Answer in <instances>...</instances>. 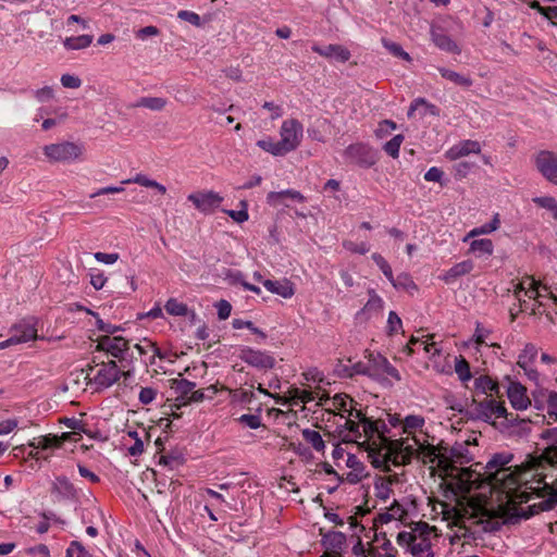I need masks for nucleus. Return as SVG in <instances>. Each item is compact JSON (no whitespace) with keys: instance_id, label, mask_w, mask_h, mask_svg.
Returning a JSON list of instances; mask_svg holds the SVG:
<instances>
[{"instance_id":"obj_1","label":"nucleus","mask_w":557,"mask_h":557,"mask_svg":"<svg viewBox=\"0 0 557 557\" xmlns=\"http://www.w3.org/2000/svg\"><path fill=\"white\" fill-rule=\"evenodd\" d=\"M512 474L517 478L515 487L503 492L510 502L522 504L537 498L539 502L530 506L532 515L557 506V483L546 482L548 473L537 456H528L521 466L512 470Z\"/></svg>"},{"instance_id":"obj_2","label":"nucleus","mask_w":557,"mask_h":557,"mask_svg":"<svg viewBox=\"0 0 557 557\" xmlns=\"http://www.w3.org/2000/svg\"><path fill=\"white\" fill-rule=\"evenodd\" d=\"M406 444L408 443L406 442ZM404 449L409 450L410 454H417L418 460L431 468H438L443 472H448L449 469L456 467V463L462 465L471 459L467 443H456L449 447L443 441L435 445L417 440L412 444L406 445Z\"/></svg>"},{"instance_id":"obj_3","label":"nucleus","mask_w":557,"mask_h":557,"mask_svg":"<svg viewBox=\"0 0 557 557\" xmlns=\"http://www.w3.org/2000/svg\"><path fill=\"white\" fill-rule=\"evenodd\" d=\"M437 539L436 528L420 521L410 531L399 532L396 542L413 557H434L433 546Z\"/></svg>"},{"instance_id":"obj_4","label":"nucleus","mask_w":557,"mask_h":557,"mask_svg":"<svg viewBox=\"0 0 557 557\" xmlns=\"http://www.w3.org/2000/svg\"><path fill=\"white\" fill-rule=\"evenodd\" d=\"M345 428L349 432V440L361 445H380L388 437L385 435L387 426L381 420L372 421L361 411H355V419H347Z\"/></svg>"},{"instance_id":"obj_5","label":"nucleus","mask_w":557,"mask_h":557,"mask_svg":"<svg viewBox=\"0 0 557 557\" xmlns=\"http://www.w3.org/2000/svg\"><path fill=\"white\" fill-rule=\"evenodd\" d=\"M511 460V454H495L483 467V475L487 480V484L495 490H499L502 493L512 490L517 483V478L512 474L511 467H507Z\"/></svg>"},{"instance_id":"obj_6","label":"nucleus","mask_w":557,"mask_h":557,"mask_svg":"<svg viewBox=\"0 0 557 557\" xmlns=\"http://www.w3.org/2000/svg\"><path fill=\"white\" fill-rule=\"evenodd\" d=\"M403 430L408 434L406 438L397 440V447L403 451L399 456L401 457V461H411V459H418L417 454H410L409 450L404 449L405 446L412 444L417 440H421L425 444H431L429 442V435L422 431L425 420L422 416L419 414H410L407 416L403 421Z\"/></svg>"},{"instance_id":"obj_7","label":"nucleus","mask_w":557,"mask_h":557,"mask_svg":"<svg viewBox=\"0 0 557 557\" xmlns=\"http://www.w3.org/2000/svg\"><path fill=\"white\" fill-rule=\"evenodd\" d=\"M88 364L86 369V379L96 386L97 389H106L119 381L121 371L115 361Z\"/></svg>"},{"instance_id":"obj_8","label":"nucleus","mask_w":557,"mask_h":557,"mask_svg":"<svg viewBox=\"0 0 557 557\" xmlns=\"http://www.w3.org/2000/svg\"><path fill=\"white\" fill-rule=\"evenodd\" d=\"M396 444L397 441L387 438L380 445L367 446L368 458L371 463L375 468H387L388 461H393L396 465L409 463L410 461H401V457L398 455L403 454V451H400Z\"/></svg>"},{"instance_id":"obj_9","label":"nucleus","mask_w":557,"mask_h":557,"mask_svg":"<svg viewBox=\"0 0 557 557\" xmlns=\"http://www.w3.org/2000/svg\"><path fill=\"white\" fill-rule=\"evenodd\" d=\"M42 151L51 163H70L82 159L84 146L73 141H61L46 145Z\"/></svg>"},{"instance_id":"obj_10","label":"nucleus","mask_w":557,"mask_h":557,"mask_svg":"<svg viewBox=\"0 0 557 557\" xmlns=\"http://www.w3.org/2000/svg\"><path fill=\"white\" fill-rule=\"evenodd\" d=\"M444 473L455 480L456 487L463 493L470 492L474 487H480L483 483H487L483 472L476 469L454 467Z\"/></svg>"},{"instance_id":"obj_11","label":"nucleus","mask_w":557,"mask_h":557,"mask_svg":"<svg viewBox=\"0 0 557 557\" xmlns=\"http://www.w3.org/2000/svg\"><path fill=\"white\" fill-rule=\"evenodd\" d=\"M408 519V510L399 502L393 499L389 505L381 508V511L374 518L373 523L375 529L389 524L398 528L401 524H406Z\"/></svg>"},{"instance_id":"obj_12","label":"nucleus","mask_w":557,"mask_h":557,"mask_svg":"<svg viewBox=\"0 0 557 557\" xmlns=\"http://www.w3.org/2000/svg\"><path fill=\"white\" fill-rule=\"evenodd\" d=\"M304 127L296 119H287L283 121L280 128V145L286 154L296 150L302 139Z\"/></svg>"},{"instance_id":"obj_13","label":"nucleus","mask_w":557,"mask_h":557,"mask_svg":"<svg viewBox=\"0 0 557 557\" xmlns=\"http://www.w3.org/2000/svg\"><path fill=\"white\" fill-rule=\"evenodd\" d=\"M512 413H508L504 401L496 400L494 398L484 399L475 404L474 417L484 422L494 423L496 419L506 418L509 419Z\"/></svg>"},{"instance_id":"obj_14","label":"nucleus","mask_w":557,"mask_h":557,"mask_svg":"<svg viewBox=\"0 0 557 557\" xmlns=\"http://www.w3.org/2000/svg\"><path fill=\"white\" fill-rule=\"evenodd\" d=\"M195 209L203 214H211L223 202V197L213 190H198L187 196Z\"/></svg>"},{"instance_id":"obj_15","label":"nucleus","mask_w":557,"mask_h":557,"mask_svg":"<svg viewBox=\"0 0 557 557\" xmlns=\"http://www.w3.org/2000/svg\"><path fill=\"white\" fill-rule=\"evenodd\" d=\"M536 170L549 183L557 185V153L549 150H541L534 156Z\"/></svg>"},{"instance_id":"obj_16","label":"nucleus","mask_w":557,"mask_h":557,"mask_svg":"<svg viewBox=\"0 0 557 557\" xmlns=\"http://www.w3.org/2000/svg\"><path fill=\"white\" fill-rule=\"evenodd\" d=\"M239 358L258 370H269L275 364V359L267 351L256 350L250 347H243L239 350Z\"/></svg>"},{"instance_id":"obj_17","label":"nucleus","mask_w":557,"mask_h":557,"mask_svg":"<svg viewBox=\"0 0 557 557\" xmlns=\"http://www.w3.org/2000/svg\"><path fill=\"white\" fill-rule=\"evenodd\" d=\"M345 157L363 168H370L375 163V156L370 146L357 143L348 146L344 152Z\"/></svg>"},{"instance_id":"obj_18","label":"nucleus","mask_w":557,"mask_h":557,"mask_svg":"<svg viewBox=\"0 0 557 557\" xmlns=\"http://www.w3.org/2000/svg\"><path fill=\"white\" fill-rule=\"evenodd\" d=\"M96 349L106 351L114 358L123 359L124 352L128 350V342L122 336L110 337L104 335L98 338Z\"/></svg>"},{"instance_id":"obj_19","label":"nucleus","mask_w":557,"mask_h":557,"mask_svg":"<svg viewBox=\"0 0 557 557\" xmlns=\"http://www.w3.org/2000/svg\"><path fill=\"white\" fill-rule=\"evenodd\" d=\"M506 393L513 409L525 410L530 407L531 399L528 396L527 387L520 382L510 381Z\"/></svg>"},{"instance_id":"obj_20","label":"nucleus","mask_w":557,"mask_h":557,"mask_svg":"<svg viewBox=\"0 0 557 557\" xmlns=\"http://www.w3.org/2000/svg\"><path fill=\"white\" fill-rule=\"evenodd\" d=\"M481 144L476 140L466 139L461 140L458 144L450 147L446 152V159L450 161L458 160L460 158L467 157L471 153L480 154L481 153Z\"/></svg>"},{"instance_id":"obj_21","label":"nucleus","mask_w":557,"mask_h":557,"mask_svg":"<svg viewBox=\"0 0 557 557\" xmlns=\"http://www.w3.org/2000/svg\"><path fill=\"white\" fill-rule=\"evenodd\" d=\"M431 39L433 44L443 51L451 54H460L461 52L459 45L440 27L433 26L431 28Z\"/></svg>"},{"instance_id":"obj_22","label":"nucleus","mask_w":557,"mask_h":557,"mask_svg":"<svg viewBox=\"0 0 557 557\" xmlns=\"http://www.w3.org/2000/svg\"><path fill=\"white\" fill-rule=\"evenodd\" d=\"M37 338V327L34 321H23L13 327L12 343H27Z\"/></svg>"},{"instance_id":"obj_23","label":"nucleus","mask_w":557,"mask_h":557,"mask_svg":"<svg viewBox=\"0 0 557 557\" xmlns=\"http://www.w3.org/2000/svg\"><path fill=\"white\" fill-rule=\"evenodd\" d=\"M312 51L327 59H334L341 62H347L350 59V51L342 45H329L326 47H320L318 45L312 46Z\"/></svg>"},{"instance_id":"obj_24","label":"nucleus","mask_w":557,"mask_h":557,"mask_svg":"<svg viewBox=\"0 0 557 557\" xmlns=\"http://www.w3.org/2000/svg\"><path fill=\"white\" fill-rule=\"evenodd\" d=\"M263 286L272 294L278 295L285 299L295 295L294 283L287 278L280 281L264 280Z\"/></svg>"},{"instance_id":"obj_25","label":"nucleus","mask_w":557,"mask_h":557,"mask_svg":"<svg viewBox=\"0 0 557 557\" xmlns=\"http://www.w3.org/2000/svg\"><path fill=\"white\" fill-rule=\"evenodd\" d=\"M51 492L62 499H72L77 496V491L73 483L64 475L57 476L52 482Z\"/></svg>"},{"instance_id":"obj_26","label":"nucleus","mask_w":557,"mask_h":557,"mask_svg":"<svg viewBox=\"0 0 557 557\" xmlns=\"http://www.w3.org/2000/svg\"><path fill=\"white\" fill-rule=\"evenodd\" d=\"M473 269L474 263L472 260H463L454 264L450 269L443 273L440 278L446 284H450L454 283L458 277L469 274Z\"/></svg>"},{"instance_id":"obj_27","label":"nucleus","mask_w":557,"mask_h":557,"mask_svg":"<svg viewBox=\"0 0 557 557\" xmlns=\"http://www.w3.org/2000/svg\"><path fill=\"white\" fill-rule=\"evenodd\" d=\"M346 465L351 469V471L347 473V481L349 483H358L368 475L364 466L355 455H347Z\"/></svg>"},{"instance_id":"obj_28","label":"nucleus","mask_w":557,"mask_h":557,"mask_svg":"<svg viewBox=\"0 0 557 557\" xmlns=\"http://www.w3.org/2000/svg\"><path fill=\"white\" fill-rule=\"evenodd\" d=\"M383 299L375 293L374 289H370L369 299L359 314L366 317V319L369 320L373 314H379L383 310Z\"/></svg>"},{"instance_id":"obj_29","label":"nucleus","mask_w":557,"mask_h":557,"mask_svg":"<svg viewBox=\"0 0 557 557\" xmlns=\"http://www.w3.org/2000/svg\"><path fill=\"white\" fill-rule=\"evenodd\" d=\"M284 198H289L292 200L298 201V202H305L306 197L294 189H286L282 191H270L267 196L268 203L271 206H278L283 203Z\"/></svg>"},{"instance_id":"obj_30","label":"nucleus","mask_w":557,"mask_h":557,"mask_svg":"<svg viewBox=\"0 0 557 557\" xmlns=\"http://www.w3.org/2000/svg\"><path fill=\"white\" fill-rule=\"evenodd\" d=\"M195 387L196 384L186 379H174L171 384V388L176 394V401L181 405H184Z\"/></svg>"},{"instance_id":"obj_31","label":"nucleus","mask_w":557,"mask_h":557,"mask_svg":"<svg viewBox=\"0 0 557 557\" xmlns=\"http://www.w3.org/2000/svg\"><path fill=\"white\" fill-rule=\"evenodd\" d=\"M474 388L482 394L498 396L500 392L499 384L488 375H480L474 380Z\"/></svg>"},{"instance_id":"obj_32","label":"nucleus","mask_w":557,"mask_h":557,"mask_svg":"<svg viewBox=\"0 0 557 557\" xmlns=\"http://www.w3.org/2000/svg\"><path fill=\"white\" fill-rule=\"evenodd\" d=\"M70 438L71 433H63L61 436L48 435L37 438L36 442L30 443L29 445L41 449L59 448L65 441Z\"/></svg>"},{"instance_id":"obj_33","label":"nucleus","mask_w":557,"mask_h":557,"mask_svg":"<svg viewBox=\"0 0 557 557\" xmlns=\"http://www.w3.org/2000/svg\"><path fill=\"white\" fill-rule=\"evenodd\" d=\"M500 220L498 213H496L490 223L472 228L467 235L462 238L463 243H468L470 239L475 238L481 235L491 234L499 228Z\"/></svg>"},{"instance_id":"obj_34","label":"nucleus","mask_w":557,"mask_h":557,"mask_svg":"<svg viewBox=\"0 0 557 557\" xmlns=\"http://www.w3.org/2000/svg\"><path fill=\"white\" fill-rule=\"evenodd\" d=\"M494 252V244L490 238H472L470 242L468 253L475 257L492 256Z\"/></svg>"},{"instance_id":"obj_35","label":"nucleus","mask_w":557,"mask_h":557,"mask_svg":"<svg viewBox=\"0 0 557 557\" xmlns=\"http://www.w3.org/2000/svg\"><path fill=\"white\" fill-rule=\"evenodd\" d=\"M393 480L389 476L379 478L374 483V495L375 497L383 502L387 503L393 495Z\"/></svg>"},{"instance_id":"obj_36","label":"nucleus","mask_w":557,"mask_h":557,"mask_svg":"<svg viewBox=\"0 0 557 557\" xmlns=\"http://www.w3.org/2000/svg\"><path fill=\"white\" fill-rule=\"evenodd\" d=\"M388 281L396 289L405 292L409 295H414L418 292V285L408 273H400L396 277L393 276V278Z\"/></svg>"},{"instance_id":"obj_37","label":"nucleus","mask_w":557,"mask_h":557,"mask_svg":"<svg viewBox=\"0 0 557 557\" xmlns=\"http://www.w3.org/2000/svg\"><path fill=\"white\" fill-rule=\"evenodd\" d=\"M123 184H138L140 186L147 187V188H153L159 194L164 195L166 193V187L160 183H158L154 180L149 178L147 175L143 173L136 174L132 178H127L122 182Z\"/></svg>"},{"instance_id":"obj_38","label":"nucleus","mask_w":557,"mask_h":557,"mask_svg":"<svg viewBox=\"0 0 557 557\" xmlns=\"http://www.w3.org/2000/svg\"><path fill=\"white\" fill-rule=\"evenodd\" d=\"M94 40L91 35H79L67 37L63 40V46L66 50H82L88 48Z\"/></svg>"},{"instance_id":"obj_39","label":"nucleus","mask_w":557,"mask_h":557,"mask_svg":"<svg viewBox=\"0 0 557 557\" xmlns=\"http://www.w3.org/2000/svg\"><path fill=\"white\" fill-rule=\"evenodd\" d=\"M539 287L540 283L537 281H535L533 277H527L517 285L515 294L518 295V293L523 290L527 296L536 299L542 297V293L539 290Z\"/></svg>"},{"instance_id":"obj_40","label":"nucleus","mask_w":557,"mask_h":557,"mask_svg":"<svg viewBox=\"0 0 557 557\" xmlns=\"http://www.w3.org/2000/svg\"><path fill=\"white\" fill-rule=\"evenodd\" d=\"M441 76L458 86L462 87H470L472 85V79L468 76H465L462 74H459L453 70H449L447 67H438L437 69Z\"/></svg>"},{"instance_id":"obj_41","label":"nucleus","mask_w":557,"mask_h":557,"mask_svg":"<svg viewBox=\"0 0 557 557\" xmlns=\"http://www.w3.org/2000/svg\"><path fill=\"white\" fill-rule=\"evenodd\" d=\"M537 352H539L537 347L534 344H532V343L525 344L524 348L518 356L517 364L520 368H524L525 366H531L535 361Z\"/></svg>"},{"instance_id":"obj_42","label":"nucleus","mask_w":557,"mask_h":557,"mask_svg":"<svg viewBox=\"0 0 557 557\" xmlns=\"http://www.w3.org/2000/svg\"><path fill=\"white\" fill-rule=\"evenodd\" d=\"M455 372L460 382L463 384L472 379L470 364L462 356H459L455 359Z\"/></svg>"},{"instance_id":"obj_43","label":"nucleus","mask_w":557,"mask_h":557,"mask_svg":"<svg viewBox=\"0 0 557 557\" xmlns=\"http://www.w3.org/2000/svg\"><path fill=\"white\" fill-rule=\"evenodd\" d=\"M304 440L312 446V448L317 451H323L325 448V443L321 436V434L311 429H304L301 431Z\"/></svg>"},{"instance_id":"obj_44","label":"nucleus","mask_w":557,"mask_h":557,"mask_svg":"<svg viewBox=\"0 0 557 557\" xmlns=\"http://www.w3.org/2000/svg\"><path fill=\"white\" fill-rule=\"evenodd\" d=\"M166 99L162 97H141L137 101L136 107L146 108L152 111H161L166 107Z\"/></svg>"},{"instance_id":"obj_45","label":"nucleus","mask_w":557,"mask_h":557,"mask_svg":"<svg viewBox=\"0 0 557 557\" xmlns=\"http://www.w3.org/2000/svg\"><path fill=\"white\" fill-rule=\"evenodd\" d=\"M537 457L541 459L546 471L557 468V445H548Z\"/></svg>"},{"instance_id":"obj_46","label":"nucleus","mask_w":557,"mask_h":557,"mask_svg":"<svg viewBox=\"0 0 557 557\" xmlns=\"http://www.w3.org/2000/svg\"><path fill=\"white\" fill-rule=\"evenodd\" d=\"M165 311L170 315L185 317L188 313V308L185 304L178 301L176 298H170L164 305Z\"/></svg>"},{"instance_id":"obj_47","label":"nucleus","mask_w":557,"mask_h":557,"mask_svg":"<svg viewBox=\"0 0 557 557\" xmlns=\"http://www.w3.org/2000/svg\"><path fill=\"white\" fill-rule=\"evenodd\" d=\"M257 146L275 157L286 154L280 141H273L271 138L258 140Z\"/></svg>"},{"instance_id":"obj_48","label":"nucleus","mask_w":557,"mask_h":557,"mask_svg":"<svg viewBox=\"0 0 557 557\" xmlns=\"http://www.w3.org/2000/svg\"><path fill=\"white\" fill-rule=\"evenodd\" d=\"M352 399L347 395H336L333 399V406L335 409L343 412H348V419H355V412L351 409Z\"/></svg>"},{"instance_id":"obj_49","label":"nucleus","mask_w":557,"mask_h":557,"mask_svg":"<svg viewBox=\"0 0 557 557\" xmlns=\"http://www.w3.org/2000/svg\"><path fill=\"white\" fill-rule=\"evenodd\" d=\"M405 137L400 134L395 135L391 140H388L383 149L384 151L394 159L399 157V149L401 144L404 143Z\"/></svg>"},{"instance_id":"obj_50","label":"nucleus","mask_w":557,"mask_h":557,"mask_svg":"<svg viewBox=\"0 0 557 557\" xmlns=\"http://www.w3.org/2000/svg\"><path fill=\"white\" fill-rule=\"evenodd\" d=\"M382 45L395 57L397 58H400L407 62H411L412 59L411 57L409 55V53H407L400 45L396 44V42H393V41H389L385 38L382 39Z\"/></svg>"},{"instance_id":"obj_51","label":"nucleus","mask_w":557,"mask_h":557,"mask_svg":"<svg viewBox=\"0 0 557 557\" xmlns=\"http://www.w3.org/2000/svg\"><path fill=\"white\" fill-rule=\"evenodd\" d=\"M442 513L446 520H453L455 523L459 522L465 516V509L448 504H442Z\"/></svg>"},{"instance_id":"obj_52","label":"nucleus","mask_w":557,"mask_h":557,"mask_svg":"<svg viewBox=\"0 0 557 557\" xmlns=\"http://www.w3.org/2000/svg\"><path fill=\"white\" fill-rule=\"evenodd\" d=\"M533 202L541 208L549 210L553 213V216L557 220V201L554 197H535L533 198Z\"/></svg>"},{"instance_id":"obj_53","label":"nucleus","mask_w":557,"mask_h":557,"mask_svg":"<svg viewBox=\"0 0 557 557\" xmlns=\"http://www.w3.org/2000/svg\"><path fill=\"white\" fill-rule=\"evenodd\" d=\"M372 260L376 263V265L381 269L383 274L386 276L387 280L393 278V271L388 262L384 259V257L380 253H373Z\"/></svg>"},{"instance_id":"obj_54","label":"nucleus","mask_w":557,"mask_h":557,"mask_svg":"<svg viewBox=\"0 0 557 557\" xmlns=\"http://www.w3.org/2000/svg\"><path fill=\"white\" fill-rule=\"evenodd\" d=\"M403 327L401 319L398 317V314L395 311H391L388 313L387 319V332L388 335H393L397 333Z\"/></svg>"},{"instance_id":"obj_55","label":"nucleus","mask_w":557,"mask_h":557,"mask_svg":"<svg viewBox=\"0 0 557 557\" xmlns=\"http://www.w3.org/2000/svg\"><path fill=\"white\" fill-rule=\"evenodd\" d=\"M547 414L557 422V392L550 391L547 396Z\"/></svg>"},{"instance_id":"obj_56","label":"nucleus","mask_w":557,"mask_h":557,"mask_svg":"<svg viewBox=\"0 0 557 557\" xmlns=\"http://www.w3.org/2000/svg\"><path fill=\"white\" fill-rule=\"evenodd\" d=\"M396 123L392 120H384L379 123V126L375 131V135L379 138H383L387 136L392 131L396 129Z\"/></svg>"},{"instance_id":"obj_57","label":"nucleus","mask_w":557,"mask_h":557,"mask_svg":"<svg viewBox=\"0 0 557 557\" xmlns=\"http://www.w3.org/2000/svg\"><path fill=\"white\" fill-rule=\"evenodd\" d=\"M242 205L244 207L242 210H224V212L237 223L246 222L249 218L247 205L245 202H242Z\"/></svg>"},{"instance_id":"obj_58","label":"nucleus","mask_w":557,"mask_h":557,"mask_svg":"<svg viewBox=\"0 0 557 557\" xmlns=\"http://www.w3.org/2000/svg\"><path fill=\"white\" fill-rule=\"evenodd\" d=\"M343 246L352 253L366 255L369 251V246L366 243L356 244L351 240H345Z\"/></svg>"},{"instance_id":"obj_59","label":"nucleus","mask_w":557,"mask_h":557,"mask_svg":"<svg viewBox=\"0 0 557 557\" xmlns=\"http://www.w3.org/2000/svg\"><path fill=\"white\" fill-rule=\"evenodd\" d=\"M377 361H379V364L382 367L383 369V373L396 379V380H400V375L398 373V371L396 370V368H394L388 361L386 358L382 357V356H377Z\"/></svg>"},{"instance_id":"obj_60","label":"nucleus","mask_w":557,"mask_h":557,"mask_svg":"<svg viewBox=\"0 0 557 557\" xmlns=\"http://www.w3.org/2000/svg\"><path fill=\"white\" fill-rule=\"evenodd\" d=\"M157 396V391L152 387H143L139 392V401L143 405L151 404Z\"/></svg>"},{"instance_id":"obj_61","label":"nucleus","mask_w":557,"mask_h":557,"mask_svg":"<svg viewBox=\"0 0 557 557\" xmlns=\"http://www.w3.org/2000/svg\"><path fill=\"white\" fill-rule=\"evenodd\" d=\"M472 168L473 163L467 161L459 162L454 166L455 176L458 178H465L470 173Z\"/></svg>"},{"instance_id":"obj_62","label":"nucleus","mask_w":557,"mask_h":557,"mask_svg":"<svg viewBox=\"0 0 557 557\" xmlns=\"http://www.w3.org/2000/svg\"><path fill=\"white\" fill-rule=\"evenodd\" d=\"M61 84L65 88H79L82 85V81L79 77L71 75V74H64L61 76Z\"/></svg>"},{"instance_id":"obj_63","label":"nucleus","mask_w":557,"mask_h":557,"mask_svg":"<svg viewBox=\"0 0 557 557\" xmlns=\"http://www.w3.org/2000/svg\"><path fill=\"white\" fill-rule=\"evenodd\" d=\"M350 367L351 359H348L347 361L339 360L335 367V372L341 377H351Z\"/></svg>"},{"instance_id":"obj_64","label":"nucleus","mask_w":557,"mask_h":557,"mask_svg":"<svg viewBox=\"0 0 557 557\" xmlns=\"http://www.w3.org/2000/svg\"><path fill=\"white\" fill-rule=\"evenodd\" d=\"M66 555L67 557H90L78 542H72Z\"/></svg>"}]
</instances>
